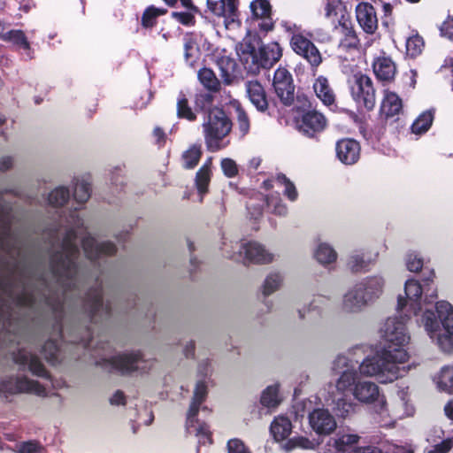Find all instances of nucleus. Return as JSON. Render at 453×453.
Wrapping results in <instances>:
<instances>
[{
    "label": "nucleus",
    "instance_id": "obj_4",
    "mask_svg": "<svg viewBox=\"0 0 453 453\" xmlns=\"http://www.w3.org/2000/svg\"><path fill=\"white\" fill-rule=\"evenodd\" d=\"M434 272L430 273L428 278L424 279L420 283L415 280H408L405 282L404 292L407 300L402 296L398 297L397 311L404 312L405 318L417 315L421 311V299L424 296V301L427 303H433L437 297L436 289L432 285Z\"/></svg>",
    "mask_w": 453,
    "mask_h": 453
},
{
    "label": "nucleus",
    "instance_id": "obj_42",
    "mask_svg": "<svg viewBox=\"0 0 453 453\" xmlns=\"http://www.w3.org/2000/svg\"><path fill=\"white\" fill-rule=\"evenodd\" d=\"M233 106L235 111V118L238 126V129L242 136L246 135L250 127V118L244 109L242 107L241 104L238 102H234Z\"/></svg>",
    "mask_w": 453,
    "mask_h": 453
},
{
    "label": "nucleus",
    "instance_id": "obj_13",
    "mask_svg": "<svg viewBox=\"0 0 453 453\" xmlns=\"http://www.w3.org/2000/svg\"><path fill=\"white\" fill-rule=\"evenodd\" d=\"M273 86L280 102L287 106L295 99V86L291 73L285 68H278L273 76Z\"/></svg>",
    "mask_w": 453,
    "mask_h": 453
},
{
    "label": "nucleus",
    "instance_id": "obj_19",
    "mask_svg": "<svg viewBox=\"0 0 453 453\" xmlns=\"http://www.w3.org/2000/svg\"><path fill=\"white\" fill-rule=\"evenodd\" d=\"M309 422L312 429L319 434H329L336 428V421L328 410L315 409L309 415Z\"/></svg>",
    "mask_w": 453,
    "mask_h": 453
},
{
    "label": "nucleus",
    "instance_id": "obj_55",
    "mask_svg": "<svg viewBox=\"0 0 453 453\" xmlns=\"http://www.w3.org/2000/svg\"><path fill=\"white\" fill-rule=\"evenodd\" d=\"M42 354L45 359L54 364L58 360V345L56 341L49 340L42 347Z\"/></svg>",
    "mask_w": 453,
    "mask_h": 453
},
{
    "label": "nucleus",
    "instance_id": "obj_20",
    "mask_svg": "<svg viewBox=\"0 0 453 453\" xmlns=\"http://www.w3.org/2000/svg\"><path fill=\"white\" fill-rule=\"evenodd\" d=\"M14 362L27 369L35 376L50 379V374L39 357L32 352L26 349H19L13 357Z\"/></svg>",
    "mask_w": 453,
    "mask_h": 453
},
{
    "label": "nucleus",
    "instance_id": "obj_50",
    "mask_svg": "<svg viewBox=\"0 0 453 453\" xmlns=\"http://www.w3.org/2000/svg\"><path fill=\"white\" fill-rule=\"evenodd\" d=\"M327 302H328V299L326 296H315L308 307L298 311L300 319H304L306 313H310V312L315 311L319 315L321 313L322 310L324 309V307L326 305Z\"/></svg>",
    "mask_w": 453,
    "mask_h": 453
},
{
    "label": "nucleus",
    "instance_id": "obj_26",
    "mask_svg": "<svg viewBox=\"0 0 453 453\" xmlns=\"http://www.w3.org/2000/svg\"><path fill=\"white\" fill-rule=\"evenodd\" d=\"M246 92L251 104L259 111H265L268 108V101L263 86L257 81L246 82Z\"/></svg>",
    "mask_w": 453,
    "mask_h": 453
},
{
    "label": "nucleus",
    "instance_id": "obj_5",
    "mask_svg": "<svg viewBox=\"0 0 453 453\" xmlns=\"http://www.w3.org/2000/svg\"><path fill=\"white\" fill-rule=\"evenodd\" d=\"M232 122L226 112L218 107L209 109L203 123L206 147L211 151L224 148L222 140L230 133Z\"/></svg>",
    "mask_w": 453,
    "mask_h": 453
},
{
    "label": "nucleus",
    "instance_id": "obj_7",
    "mask_svg": "<svg viewBox=\"0 0 453 453\" xmlns=\"http://www.w3.org/2000/svg\"><path fill=\"white\" fill-rule=\"evenodd\" d=\"M351 96L360 106L371 111L375 106L376 96L372 79L362 73H357L349 81Z\"/></svg>",
    "mask_w": 453,
    "mask_h": 453
},
{
    "label": "nucleus",
    "instance_id": "obj_43",
    "mask_svg": "<svg viewBox=\"0 0 453 453\" xmlns=\"http://www.w3.org/2000/svg\"><path fill=\"white\" fill-rule=\"evenodd\" d=\"M69 198V189L65 187H58L49 194L48 202L52 206L59 207L64 205Z\"/></svg>",
    "mask_w": 453,
    "mask_h": 453
},
{
    "label": "nucleus",
    "instance_id": "obj_57",
    "mask_svg": "<svg viewBox=\"0 0 453 453\" xmlns=\"http://www.w3.org/2000/svg\"><path fill=\"white\" fill-rule=\"evenodd\" d=\"M213 102V96L210 93L201 92L196 95V109L205 111L210 108Z\"/></svg>",
    "mask_w": 453,
    "mask_h": 453
},
{
    "label": "nucleus",
    "instance_id": "obj_41",
    "mask_svg": "<svg viewBox=\"0 0 453 453\" xmlns=\"http://www.w3.org/2000/svg\"><path fill=\"white\" fill-rule=\"evenodd\" d=\"M202 156L201 145L194 144L182 154L183 165L187 169L194 168Z\"/></svg>",
    "mask_w": 453,
    "mask_h": 453
},
{
    "label": "nucleus",
    "instance_id": "obj_2",
    "mask_svg": "<svg viewBox=\"0 0 453 453\" xmlns=\"http://www.w3.org/2000/svg\"><path fill=\"white\" fill-rule=\"evenodd\" d=\"M71 211L66 218V227L51 236L50 267L53 277L64 288L65 295L77 287L78 273L76 259L79 249L76 243L78 231L83 227V220L76 212Z\"/></svg>",
    "mask_w": 453,
    "mask_h": 453
},
{
    "label": "nucleus",
    "instance_id": "obj_40",
    "mask_svg": "<svg viewBox=\"0 0 453 453\" xmlns=\"http://www.w3.org/2000/svg\"><path fill=\"white\" fill-rule=\"evenodd\" d=\"M177 116L189 121L196 119V114L188 104V100L183 92H180L177 99Z\"/></svg>",
    "mask_w": 453,
    "mask_h": 453
},
{
    "label": "nucleus",
    "instance_id": "obj_44",
    "mask_svg": "<svg viewBox=\"0 0 453 453\" xmlns=\"http://www.w3.org/2000/svg\"><path fill=\"white\" fill-rule=\"evenodd\" d=\"M434 114L427 111L420 114L411 126V131L414 134H423L426 132L432 125Z\"/></svg>",
    "mask_w": 453,
    "mask_h": 453
},
{
    "label": "nucleus",
    "instance_id": "obj_30",
    "mask_svg": "<svg viewBox=\"0 0 453 453\" xmlns=\"http://www.w3.org/2000/svg\"><path fill=\"white\" fill-rule=\"evenodd\" d=\"M403 108L401 98L393 92H387L380 106V112L386 118H391L400 113Z\"/></svg>",
    "mask_w": 453,
    "mask_h": 453
},
{
    "label": "nucleus",
    "instance_id": "obj_36",
    "mask_svg": "<svg viewBox=\"0 0 453 453\" xmlns=\"http://www.w3.org/2000/svg\"><path fill=\"white\" fill-rule=\"evenodd\" d=\"M197 76L201 84L210 92L219 90L220 82L211 69L202 68L199 70Z\"/></svg>",
    "mask_w": 453,
    "mask_h": 453
},
{
    "label": "nucleus",
    "instance_id": "obj_58",
    "mask_svg": "<svg viewBox=\"0 0 453 453\" xmlns=\"http://www.w3.org/2000/svg\"><path fill=\"white\" fill-rule=\"evenodd\" d=\"M172 17L184 26H193L195 24V16L193 12H173Z\"/></svg>",
    "mask_w": 453,
    "mask_h": 453
},
{
    "label": "nucleus",
    "instance_id": "obj_21",
    "mask_svg": "<svg viewBox=\"0 0 453 453\" xmlns=\"http://www.w3.org/2000/svg\"><path fill=\"white\" fill-rule=\"evenodd\" d=\"M357 20L362 29L372 35L378 28V19L374 7L369 3H360L356 7Z\"/></svg>",
    "mask_w": 453,
    "mask_h": 453
},
{
    "label": "nucleus",
    "instance_id": "obj_6",
    "mask_svg": "<svg viewBox=\"0 0 453 453\" xmlns=\"http://www.w3.org/2000/svg\"><path fill=\"white\" fill-rule=\"evenodd\" d=\"M207 395V386L204 380H198L190 403L186 421V431L188 434H193L198 438L199 444H211V433L209 426L204 422H200L196 418L201 403L205 400Z\"/></svg>",
    "mask_w": 453,
    "mask_h": 453
},
{
    "label": "nucleus",
    "instance_id": "obj_34",
    "mask_svg": "<svg viewBox=\"0 0 453 453\" xmlns=\"http://www.w3.org/2000/svg\"><path fill=\"white\" fill-rule=\"evenodd\" d=\"M211 161H207L196 174V186L198 193L201 196L200 202L203 201V196L208 191V186L211 180Z\"/></svg>",
    "mask_w": 453,
    "mask_h": 453
},
{
    "label": "nucleus",
    "instance_id": "obj_59",
    "mask_svg": "<svg viewBox=\"0 0 453 453\" xmlns=\"http://www.w3.org/2000/svg\"><path fill=\"white\" fill-rule=\"evenodd\" d=\"M221 168L224 174L228 178L235 177L238 174L237 165L231 158H224L221 161Z\"/></svg>",
    "mask_w": 453,
    "mask_h": 453
},
{
    "label": "nucleus",
    "instance_id": "obj_28",
    "mask_svg": "<svg viewBox=\"0 0 453 453\" xmlns=\"http://www.w3.org/2000/svg\"><path fill=\"white\" fill-rule=\"evenodd\" d=\"M372 67L375 75L381 81H390L395 74V65L391 58L388 57L378 58Z\"/></svg>",
    "mask_w": 453,
    "mask_h": 453
},
{
    "label": "nucleus",
    "instance_id": "obj_47",
    "mask_svg": "<svg viewBox=\"0 0 453 453\" xmlns=\"http://www.w3.org/2000/svg\"><path fill=\"white\" fill-rule=\"evenodd\" d=\"M278 386H269L262 393V405L271 408L276 407L280 403Z\"/></svg>",
    "mask_w": 453,
    "mask_h": 453
},
{
    "label": "nucleus",
    "instance_id": "obj_15",
    "mask_svg": "<svg viewBox=\"0 0 453 453\" xmlns=\"http://www.w3.org/2000/svg\"><path fill=\"white\" fill-rule=\"evenodd\" d=\"M327 125L326 117L318 111L304 112L297 121V128L303 135L312 138L323 132Z\"/></svg>",
    "mask_w": 453,
    "mask_h": 453
},
{
    "label": "nucleus",
    "instance_id": "obj_37",
    "mask_svg": "<svg viewBox=\"0 0 453 453\" xmlns=\"http://www.w3.org/2000/svg\"><path fill=\"white\" fill-rule=\"evenodd\" d=\"M167 12L165 8H158L154 5L148 6L141 18V24L145 28H151L157 24V19L159 16L165 15Z\"/></svg>",
    "mask_w": 453,
    "mask_h": 453
},
{
    "label": "nucleus",
    "instance_id": "obj_38",
    "mask_svg": "<svg viewBox=\"0 0 453 453\" xmlns=\"http://www.w3.org/2000/svg\"><path fill=\"white\" fill-rule=\"evenodd\" d=\"M440 390L451 393L453 391V366H444L434 378Z\"/></svg>",
    "mask_w": 453,
    "mask_h": 453
},
{
    "label": "nucleus",
    "instance_id": "obj_10",
    "mask_svg": "<svg viewBox=\"0 0 453 453\" xmlns=\"http://www.w3.org/2000/svg\"><path fill=\"white\" fill-rule=\"evenodd\" d=\"M227 257L242 259L243 264H267L273 261V255L257 242H242L238 252L230 253Z\"/></svg>",
    "mask_w": 453,
    "mask_h": 453
},
{
    "label": "nucleus",
    "instance_id": "obj_64",
    "mask_svg": "<svg viewBox=\"0 0 453 453\" xmlns=\"http://www.w3.org/2000/svg\"><path fill=\"white\" fill-rule=\"evenodd\" d=\"M441 32L444 36L453 40V19L447 20L442 24Z\"/></svg>",
    "mask_w": 453,
    "mask_h": 453
},
{
    "label": "nucleus",
    "instance_id": "obj_3",
    "mask_svg": "<svg viewBox=\"0 0 453 453\" xmlns=\"http://www.w3.org/2000/svg\"><path fill=\"white\" fill-rule=\"evenodd\" d=\"M436 312L426 310L422 322L428 335L444 352L453 350V306L446 302H437Z\"/></svg>",
    "mask_w": 453,
    "mask_h": 453
},
{
    "label": "nucleus",
    "instance_id": "obj_16",
    "mask_svg": "<svg viewBox=\"0 0 453 453\" xmlns=\"http://www.w3.org/2000/svg\"><path fill=\"white\" fill-rule=\"evenodd\" d=\"M293 50L303 57L312 66H318L322 61L317 47L302 35H294L290 42Z\"/></svg>",
    "mask_w": 453,
    "mask_h": 453
},
{
    "label": "nucleus",
    "instance_id": "obj_9",
    "mask_svg": "<svg viewBox=\"0 0 453 453\" xmlns=\"http://www.w3.org/2000/svg\"><path fill=\"white\" fill-rule=\"evenodd\" d=\"M81 303L85 312L94 323H97L110 315V304L103 302L101 284L96 283L95 288L89 289Z\"/></svg>",
    "mask_w": 453,
    "mask_h": 453
},
{
    "label": "nucleus",
    "instance_id": "obj_14",
    "mask_svg": "<svg viewBox=\"0 0 453 453\" xmlns=\"http://www.w3.org/2000/svg\"><path fill=\"white\" fill-rule=\"evenodd\" d=\"M207 6L213 14L224 18L226 29L239 26L237 0H207Z\"/></svg>",
    "mask_w": 453,
    "mask_h": 453
},
{
    "label": "nucleus",
    "instance_id": "obj_11",
    "mask_svg": "<svg viewBox=\"0 0 453 453\" xmlns=\"http://www.w3.org/2000/svg\"><path fill=\"white\" fill-rule=\"evenodd\" d=\"M100 364L110 365L121 373H128L138 370L143 371L147 368L140 352L119 354L110 358L104 357Z\"/></svg>",
    "mask_w": 453,
    "mask_h": 453
},
{
    "label": "nucleus",
    "instance_id": "obj_25",
    "mask_svg": "<svg viewBox=\"0 0 453 453\" xmlns=\"http://www.w3.org/2000/svg\"><path fill=\"white\" fill-rule=\"evenodd\" d=\"M250 11L256 19H260L262 22L258 25L261 30L270 31L273 27V22L271 18L272 8L267 0H254L250 3Z\"/></svg>",
    "mask_w": 453,
    "mask_h": 453
},
{
    "label": "nucleus",
    "instance_id": "obj_12",
    "mask_svg": "<svg viewBox=\"0 0 453 453\" xmlns=\"http://www.w3.org/2000/svg\"><path fill=\"white\" fill-rule=\"evenodd\" d=\"M239 60L248 73L257 74L260 69L266 68L258 50L249 40H243L237 47Z\"/></svg>",
    "mask_w": 453,
    "mask_h": 453
},
{
    "label": "nucleus",
    "instance_id": "obj_46",
    "mask_svg": "<svg viewBox=\"0 0 453 453\" xmlns=\"http://www.w3.org/2000/svg\"><path fill=\"white\" fill-rule=\"evenodd\" d=\"M283 277L280 273H272L267 275L263 285V294L269 296L278 290L281 286Z\"/></svg>",
    "mask_w": 453,
    "mask_h": 453
},
{
    "label": "nucleus",
    "instance_id": "obj_17",
    "mask_svg": "<svg viewBox=\"0 0 453 453\" xmlns=\"http://www.w3.org/2000/svg\"><path fill=\"white\" fill-rule=\"evenodd\" d=\"M82 248L86 257L92 262H96L104 257L111 256L116 251V247L110 242H98L90 235L82 238Z\"/></svg>",
    "mask_w": 453,
    "mask_h": 453
},
{
    "label": "nucleus",
    "instance_id": "obj_23",
    "mask_svg": "<svg viewBox=\"0 0 453 453\" xmlns=\"http://www.w3.org/2000/svg\"><path fill=\"white\" fill-rule=\"evenodd\" d=\"M336 154L341 162L353 165L359 158V143L353 139H342L336 143Z\"/></svg>",
    "mask_w": 453,
    "mask_h": 453
},
{
    "label": "nucleus",
    "instance_id": "obj_39",
    "mask_svg": "<svg viewBox=\"0 0 453 453\" xmlns=\"http://www.w3.org/2000/svg\"><path fill=\"white\" fill-rule=\"evenodd\" d=\"M315 258L323 265H330L335 262L337 254L335 250L327 243H320L315 250Z\"/></svg>",
    "mask_w": 453,
    "mask_h": 453
},
{
    "label": "nucleus",
    "instance_id": "obj_31",
    "mask_svg": "<svg viewBox=\"0 0 453 453\" xmlns=\"http://www.w3.org/2000/svg\"><path fill=\"white\" fill-rule=\"evenodd\" d=\"M292 424L289 418L279 416L271 424L270 431L276 441L285 440L291 433Z\"/></svg>",
    "mask_w": 453,
    "mask_h": 453
},
{
    "label": "nucleus",
    "instance_id": "obj_52",
    "mask_svg": "<svg viewBox=\"0 0 453 453\" xmlns=\"http://www.w3.org/2000/svg\"><path fill=\"white\" fill-rule=\"evenodd\" d=\"M265 203L269 210L279 216H285L288 212L286 204L282 203V200L279 196H270L265 198Z\"/></svg>",
    "mask_w": 453,
    "mask_h": 453
},
{
    "label": "nucleus",
    "instance_id": "obj_56",
    "mask_svg": "<svg viewBox=\"0 0 453 453\" xmlns=\"http://www.w3.org/2000/svg\"><path fill=\"white\" fill-rule=\"evenodd\" d=\"M19 453H44L43 446L36 441H28L18 446Z\"/></svg>",
    "mask_w": 453,
    "mask_h": 453
},
{
    "label": "nucleus",
    "instance_id": "obj_53",
    "mask_svg": "<svg viewBox=\"0 0 453 453\" xmlns=\"http://www.w3.org/2000/svg\"><path fill=\"white\" fill-rule=\"evenodd\" d=\"M370 262V259H365L364 255L356 254L349 257L348 266L352 272L357 273L366 270Z\"/></svg>",
    "mask_w": 453,
    "mask_h": 453
},
{
    "label": "nucleus",
    "instance_id": "obj_62",
    "mask_svg": "<svg viewBox=\"0 0 453 453\" xmlns=\"http://www.w3.org/2000/svg\"><path fill=\"white\" fill-rule=\"evenodd\" d=\"M18 302L22 306L32 307L35 303V297L31 291L26 288L20 296L18 298Z\"/></svg>",
    "mask_w": 453,
    "mask_h": 453
},
{
    "label": "nucleus",
    "instance_id": "obj_45",
    "mask_svg": "<svg viewBox=\"0 0 453 453\" xmlns=\"http://www.w3.org/2000/svg\"><path fill=\"white\" fill-rule=\"evenodd\" d=\"M91 194V186L90 183L88 181L82 180H78L74 187L73 191V197L75 201L80 203L83 204L85 203L88 198L90 197Z\"/></svg>",
    "mask_w": 453,
    "mask_h": 453
},
{
    "label": "nucleus",
    "instance_id": "obj_24",
    "mask_svg": "<svg viewBox=\"0 0 453 453\" xmlns=\"http://www.w3.org/2000/svg\"><path fill=\"white\" fill-rule=\"evenodd\" d=\"M384 280L380 276L368 277L357 282V289L362 292L369 304L378 299L383 292Z\"/></svg>",
    "mask_w": 453,
    "mask_h": 453
},
{
    "label": "nucleus",
    "instance_id": "obj_32",
    "mask_svg": "<svg viewBox=\"0 0 453 453\" xmlns=\"http://www.w3.org/2000/svg\"><path fill=\"white\" fill-rule=\"evenodd\" d=\"M325 15L334 26H339L342 18H349L345 15L343 4L340 0H326Z\"/></svg>",
    "mask_w": 453,
    "mask_h": 453
},
{
    "label": "nucleus",
    "instance_id": "obj_61",
    "mask_svg": "<svg viewBox=\"0 0 453 453\" xmlns=\"http://www.w3.org/2000/svg\"><path fill=\"white\" fill-rule=\"evenodd\" d=\"M228 453H250L242 441L240 439H231L227 442Z\"/></svg>",
    "mask_w": 453,
    "mask_h": 453
},
{
    "label": "nucleus",
    "instance_id": "obj_54",
    "mask_svg": "<svg viewBox=\"0 0 453 453\" xmlns=\"http://www.w3.org/2000/svg\"><path fill=\"white\" fill-rule=\"evenodd\" d=\"M424 47L423 39L418 36H411L406 41V50L410 56L416 57L421 53Z\"/></svg>",
    "mask_w": 453,
    "mask_h": 453
},
{
    "label": "nucleus",
    "instance_id": "obj_48",
    "mask_svg": "<svg viewBox=\"0 0 453 453\" xmlns=\"http://www.w3.org/2000/svg\"><path fill=\"white\" fill-rule=\"evenodd\" d=\"M6 42L13 43L15 46L22 50H28L29 56L31 55V46L22 30H10Z\"/></svg>",
    "mask_w": 453,
    "mask_h": 453
},
{
    "label": "nucleus",
    "instance_id": "obj_27",
    "mask_svg": "<svg viewBox=\"0 0 453 453\" xmlns=\"http://www.w3.org/2000/svg\"><path fill=\"white\" fill-rule=\"evenodd\" d=\"M313 89L317 97L325 105L329 106L334 104L335 94L326 77L319 76L313 83Z\"/></svg>",
    "mask_w": 453,
    "mask_h": 453
},
{
    "label": "nucleus",
    "instance_id": "obj_1",
    "mask_svg": "<svg viewBox=\"0 0 453 453\" xmlns=\"http://www.w3.org/2000/svg\"><path fill=\"white\" fill-rule=\"evenodd\" d=\"M380 332L385 345L373 355L366 357L358 366L357 362L344 355H339L334 360L332 371L338 377L330 386L332 389L326 401L338 417L347 418L356 411L357 404L350 395L363 403L383 402L378 385L360 380L357 368L361 374L375 377L380 383L393 382L410 370V365H406L409 354L404 349L410 341L405 318H388Z\"/></svg>",
    "mask_w": 453,
    "mask_h": 453
},
{
    "label": "nucleus",
    "instance_id": "obj_29",
    "mask_svg": "<svg viewBox=\"0 0 453 453\" xmlns=\"http://www.w3.org/2000/svg\"><path fill=\"white\" fill-rule=\"evenodd\" d=\"M266 68H271L282 56V49L276 42H269L258 49Z\"/></svg>",
    "mask_w": 453,
    "mask_h": 453
},
{
    "label": "nucleus",
    "instance_id": "obj_51",
    "mask_svg": "<svg viewBox=\"0 0 453 453\" xmlns=\"http://www.w3.org/2000/svg\"><path fill=\"white\" fill-rule=\"evenodd\" d=\"M359 436L357 434H344L338 435L334 439V447L338 451H346L349 447H351L358 442Z\"/></svg>",
    "mask_w": 453,
    "mask_h": 453
},
{
    "label": "nucleus",
    "instance_id": "obj_22",
    "mask_svg": "<svg viewBox=\"0 0 453 453\" xmlns=\"http://www.w3.org/2000/svg\"><path fill=\"white\" fill-rule=\"evenodd\" d=\"M368 299V296H367ZM369 305L366 297L357 289V283L349 288L342 298V310L347 313H357Z\"/></svg>",
    "mask_w": 453,
    "mask_h": 453
},
{
    "label": "nucleus",
    "instance_id": "obj_33",
    "mask_svg": "<svg viewBox=\"0 0 453 453\" xmlns=\"http://www.w3.org/2000/svg\"><path fill=\"white\" fill-rule=\"evenodd\" d=\"M273 181H274L278 186L284 187L283 193L290 201L294 202L297 199L298 192L296 188V186L289 179L286 177L285 174L280 173L273 180L264 181V185L267 188H272L273 185L271 183Z\"/></svg>",
    "mask_w": 453,
    "mask_h": 453
},
{
    "label": "nucleus",
    "instance_id": "obj_18",
    "mask_svg": "<svg viewBox=\"0 0 453 453\" xmlns=\"http://www.w3.org/2000/svg\"><path fill=\"white\" fill-rule=\"evenodd\" d=\"M334 29L341 35L339 41V49L344 51L359 50L361 44L356 31L354 30L349 18H342L339 26H334Z\"/></svg>",
    "mask_w": 453,
    "mask_h": 453
},
{
    "label": "nucleus",
    "instance_id": "obj_60",
    "mask_svg": "<svg viewBox=\"0 0 453 453\" xmlns=\"http://www.w3.org/2000/svg\"><path fill=\"white\" fill-rule=\"evenodd\" d=\"M406 266L411 272H418L423 266V260L416 253H410L406 258Z\"/></svg>",
    "mask_w": 453,
    "mask_h": 453
},
{
    "label": "nucleus",
    "instance_id": "obj_8",
    "mask_svg": "<svg viewBox=\"0 0 453 453\" xmlns=\"http://www.w3.org/2000/svg\"><path fill=\"white\" fill-rule=\"evenodd\" d=\"M19 393H32L39 396H46L47 389L38 381L27 377L12 376L0 382V394L7 397L8 395Z\"/></svg>",
    "mask_w": 453,
    "mask_h": 453
},
{
    "label": "nucleus",
    "instance_id": "obj_49",
    "mask_svg": "<svg viewBox=\"0 0 453 453\" xmlns=\"http://www.w3.org/2000/svg\"><path fill=\"white\" fill-rule=\"evenodd\" d=\"M319 445L315 440H309L303 436H297L290 439L285 445L287 450L295 448H301L303 449H314Z\"/></svg>",
    "mask_w": 453,
    "mask_h": 453
},
{
    "label": "nucleus",
    "instance_id": "obj_35",
    "mask_svg": "<svg viewBox=\"0 0 453 453\" xmlns=\"http://www.w3.org/2000/svg\"><path fill=\"white\" fill-rule=\"evenodd\" d=\"M183 40L185 60L187 63L193 65L200 56V50L197 45L196 39L192 34H188L184 36Z\"/></svg>",
    "mask_w": 453,
    "mask_h": 453
},
{
    "label": "nucleus",
    "instance_id": "obj_63",
    "mask_svg": "<svg viewBox=\"0 0 453 453\" xmlns=\"http://www.w3.org/2000/svg\"><path fill=\"white\" fill-rule=\"evenodd\" d=\"M453 443L451 439H446L441 443L436 444L433 449L428 450V453H447L452 448Z\"/></svg>",
    "mask_w": 453,
    "mask_h": 453
}]
</instances>
